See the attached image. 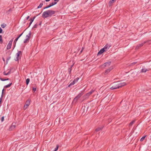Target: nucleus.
<instances>
[{"label": "nucleus", "mask_w": 151, "mask_h": 151, "mask_svg": "<svg viewBox=\"0 0 151 151\" xmlns=\"http://www.w3.org/2000/svg\"><path fill=\"white\" fill-rule=\"evenodd\" d=\"M83 94L82 93H79L73 99L72 102L73 103H76L77 102L78 100L82 96Z\"/></svg>", "instance_id": "1"}, {"label": "nucleus", "mask_w": 151, "mask_h": 151, "mask_svg": "<svg viewBox=\"0 0 151 151\" xmlns=\"http://www.w3.org/2000/svg\"><path fill=\"white\" fill-rule=\"evenodd\" d=\"M42 17L44 18L50 17V16H49V14L47 10L43 12L42 14Z\"/></svg>", "instance_id": "2"}, {"label": "nucleus", "mask_w": 151, "mask_h": 151, "mask_svg": "<svg viewBox=\"0 0 151 151\" xmlns=\"http://www.w3.org/2000/svg\"><path fill=\"white\" fill-rule=\"evenodd\" d=\"M113 67L112 66H111L109 67L108 69H106L105 70V72L104 73V75H107L113 69Z\"/></svg>", "instance_id": "3"}, {"label": "nucleus", "mask_w": 151, "mask_h": 151, "mask_svg": "<svg viewBox=\"0 0 151 151\" xmlns=\"http://www.w3.org/2000/svg\"><path fill=\"white\" fill-rule=\"evenodd\" d=\"M21 54H22V52L20 51H18L17 53L16 54V57L15 59V61H18L19 60V59L20 58L19 57V55Z\"/></svg>", "instance_id": "4"}, {"label": "nucleus", "mask_w": 151, "mask_h": 151, "mask_svg": "<svg viewBox=\"0 0 151 151\" xmlns=\"http://www.w3.org/2000/svg\"><path fill=\"white\" fill-rule=\"evenodd\" d=\"M30 100L28 99L26 101L25 104L24 106V109H26L27 107L29 105Z\"/></svg>", "instance_id": "5"}, {"label": "nucleus", "mask_w": 151, "mask_h": 151, "mask_svg": "<svg viewBox=\"0 0 151 151\" xmlns=\"http://www.w3.org/2000/svg\"><path fill=\"white\" fill-rule=\"evenodd\" d=\"M13 38L11 40H10L7 46V49H10L11 47L12 43L13 41Z\"/></svg>", "instance_id": "6"}, {"label": "nucleus", "mask_w": 151, "mask_h": 151, "mask_svg": "<svg viewBox=\"0 0 151 151\" xmlns=\"http://www.w3.org/2000/svg\"><path fill=\"white\" fill-rule=\"evenodd\" d=\"M119 86H118V84H116L113 83L112 87H111V89L112 90L115 89L117 88H119Z\"/></svg>", "instance_id": "7"}, {"label": "nucleus", "mask_w": 151, "mask_h": 151, "mask_svg": "<svg viewBox=\"0 0 151 151\" xmlns=\"http://www.w3.org/2000/svg\"><path fill=\"white\" fill-rule=\"evenodd\" d=\"M147 42V41H145L143 43H142L141 44H139L137 45V46L136 47L135 49H139V48L142 46L144 45L145 43H146Z\"/></svg>", "instance_id": "8"}, {"label": "nucleus", "mask_w": 151, "mask_h": 151, "mask_svg": "<svg viewBox=\"0 0 151 151\" xmlns=\"http://www.w3.org/2000/svg\"><path fill=\"white\" fill-rule=\"evenodd\" d=\"M47 11L49 13V16H50V17L52 16V15L54 14L55 13V11H54L49 10H48Z\"/></svg>", "instance_id": "9"}, {"label": "nucleus", "mask_w": 151, "mask_h": 151, "mask_svg": "<svg viewBox=\"0 0 151 151\" xmlns=\"http://www.w3.org/2000/svg\"><path fill=\"white\" fill-rule=\"evenodd\" d=\"M111 64V62L109 61L104 63L102 66L104 67H109Z\"/></svg>", "instance_id": "10"}, {"label": "nucleus", "mask_w": 151, "mask_h": 151, "mask_svg": "<svg viewBox=\"0 0 151 151\" xmlns=\"http://www.w3.org/2000/svg\"><path fill=\"white\" fill-rule=\"evenodd\" d=\"M107 50H104V48H102L99 51L97 54L98 55H99L101 54L103 52H104L106 51Z\"/></svg>", "instance_id": "11"}, {"label": "nucleus", "mask_w": 151, "mask_h": 151, "mask_svg": "<svg viewBox=\"0 0 151 151\" xmlns=\"http://www.w3.org/2000/svg\"><path fill=\"white\" fill-rule=\"evenodd\" d=\"M126 85V83L125 82L120 83H118V86H119V88L122 87V86H124Z\"/></svg>", "instance_id": "12"}, {"label": "nucleus", "mask_w": 151, "mask_h": 151, "mask_svg": "<svg viewBox=\"0 0 151 151\" xmlns=\"http://www.w3.org/2000/svg\"><path fill=\"white\" fill-rule=\"evenodd\" d=\"M149 70V69H147L145 68H142L140 71L141 73H145L147 71H148Z\"/></svg>", "instance_id": "13"}, {"label": "nucleus", "mask_w": 151, "mask_h": 151, "mask_svg": "<svg viewBox=\"0 0 151 151\" xmlns=\"http://www.w3.org/2000/svg\"><path fill=\"white\" fill-rule=\"evenodd\" d=\"M12 11V9L10 8L9 10L6 11V13L7 14H9L10 13H11Z\"/></svg>", "instance_id": "14"}, {"label": "nucleus", "mask_w": 151, "mask_h": 151, "mask_svg": "<svg viewBox=\"0 0 151 151\" xmlns=\"http://www.w3.org/2000/svg\"><path fill=\"white\" fill-rule=\"evenodd\" d=\"M90 96V95L88 93L83 96V97L86 99L88 98Z\"/></svg>", "instance_id": "15"}, {"label": "nucleus", "mask_w": 151, "mask_h": 151, "mask_svg": "<svg viewBox=\"0 0 151 151\" xmlns=\"http://www.w3.org/2000/svg\"><path fill=\"white\" fill-rule=\"evenodd\" d=\"M116 0H110L109 2V4L110 6L111 5L114 1H116Z\"/></svg>", "instance_id": "16"}, {"label": "nucleus", "mask_w": 151, "mask_h": 151, "mask_svg": "<svg viewBox=\"0 0 151 151\" xmlns=\"http://www.w3.org/2000/svg\"><path fill=\"white\" fill-rule=\"evenodd\" d=\"M31 35V32H30L28 35L26 36V38L29 40Z\"/></svg>", "instance_id": "17"}, {"label": "nucleus", "mask_w": 151, "mask_h": 151, "mask_svg": "<svg viewBox=\"0 0 151 151\" xmlns=\"http://www.w3.org/2000/svg\"><path fill=\"white\" fill-rule=\"evenodd\" d=\"M75 83V82L74 81H73L72 82H71L68 85V86L70 87L71 86L73 85Z\"/></svg>", "instance_id": "18"}, {"label": "nucleus", "mask_w": 151, "mask_h": 151, "mask_svg": "<svg viewBox=\"0 0 151 151\" xmlns=\"http://www.w3.org/2000/svg\"><path fill=\"white\" fill-rule=\"evenodd\" d=\"M135 121L134 120H132L129 124V126L131 127L132 126L133 124L134 123Z\"/></svg>", "instance_id": "19"}, {"label": "nucleus", "mask_w": 151, "mask_h": 151, "mask_svg": "<svg viewBox=\"0 0 151 151\" xmlns=\"http://www.w3.org/2000/svg\"><path fill=\"white\" fill-rule=\"evenodd\" d=\"M56 4V2H52L49 4L50 6L51 7L54 5H55Z\"/></svg>", "instance_id": "20"}, {"label": "nucleus", "mask_w": 151, "mask_h": 151, "mask_svg": "<svg viewBox=\"0 0 151 151\" xmlns=\"http://www.w3.org/2000/svg\"><path fill=\"white\" fill-rule=\"evenodd\" d=\"M11 70L9 71L8 73H6L5 72L3 73V74L4 75L7 76L10 74Z\"/></svg>", "instance_id": "21"}, {"label": "nucleus", "mask_w": 151, "mask_h": 151, "mask_svg": "<svg viewBox=\"0 0 151 151\" xmlns=\"http://www.w3.org/2000/svg\"><path fill=\"white\" fill-rule=\"evenodd\" d=\"M29 20L30 21V22L29 23V26H28V28L30 26V25H31V24H32V23L33 22V19H30Z\"/></svg>", "instance_id": "22"}, {"label": "nucleus", "mask_w": 151, "mask_h": 151, "mask_svg": "<svg viewBox=\"0 0 151 151\" xmlns=\"http://www.w3.org/2000/svg\"><path fill=\"white\" fill-rule=\"evenodd\" d=\"M103 128V127H98L96 129V131L98 132L101 130Z\"/></svg>", "instance_id": "23"}, {"label": "nucleus", "mask_w": 151, "mask_h": 151, "mask_svg": "<svg viewBox=\"0 0 151 151\" xmlns=\"http://www.w3.org/2000/svg\"><path fill=\"white\" fill-rule=\"evenodd\" d=\"M12 84V83H11L8 84V85H6L4 86V87L6 88H7L9 87H10L11 86V85Z\"/></svg>", "instance_id": "24"}, {"label": "nucleus", "mask_w": 151, "mask_h": 151, "mask_svg": "<svg viewBox=\"0 0 151 151\" xmlns=\"http://www.w3.org/2000/svg\"><path fill=\"white\" fill-rule=\"evenodd\" d=\"M43 4L42 2L37 7V8L38 9V8H41L42 7V6L43 5Z\"/></svg>", "instance_id": "25"}, {"label": "nucleus", "mask_w": 151, "mask_h": 151, "mask_svg": "<svg viewBox=\"0 0 151 151\" xmlns=\"http://www.w3.org/2000/svg\"><path fill=\"white\" fill-rule=\"evenodd\" d=\"M3 42V41L2 38V36L0 35V44H2Z\"/></svg>", "instance_id": "26"}, {"label": "nucleus", "mask_w": 151, "mask_h": 151, "mask_svg": "<svg viewBox=\"0 0 151 151\" xmlns=\"http://www.w3.org/2000/svg\"><path fill=\"white\" fill-rule=\"evenodd\" d=\"M29 81H30V79L29 78H27L26 80V84L27 85H28V84L29 82Z\"/></svg>", "instance_id": "27"}, {"label": "nucleus", "mask_w": 151, "mask_h": 151, "mask_svg": "<svg viewBox=\"0 0 151 151\" xmlns=\"http://www.w3.org/2000/svg\"><path fill=\"white\" fill-rule=\"evenodd\" d=\"M59 146L58 145H57L56 148H55L54 150H53L52 151H57L58 148Z\"/></svg>", "instance_id": "28"}, {"label": "nucleus", "mask_w": 151, "mask_h": 151, "mask_svg": "<svg viewBox=\"0 0 151 151\" xmlns=\"http://www.w3.org/2000/svg\"><path fill=\"white\" fill-rule=\"evenodd\" d=\"M29 40L26 38V39L24 40V43H26L29 42Z\"/></svg>", "instance_id": "29"}, {"label": "nucleus", "mask_w": 151, "mask_h": 151, "mask_svg": "<svg viewBox=\"0 0 151 151\" xmlns=\"http://www.w3.org/2000/svg\"><path fill=\"white\" fill-rule=\"evenodd\" d=\"M145 137H146V136H143V137H142L141 138V139H140V141L141 142H142L143 141V140L145 139Z\"/></svg>", "instance_id": "30"}, {"label": "nucleus", "mask_w": 151, "mask_h": 151, "mask_svg": "<svg viewBox=\"0 0 151 151\" xmlns=\"http://www.w3.org/2000/svg\"><path fill=\"white\" fill-rule=\"evenodd\" d=\"M0 80L2 81H4L6 80H9V78H7L6 79H4V78H1Z\"/></svg>", "instance_id": "31"}, {"label": "nucleus", "mask_w": 151, "mask_h": 151, "mask_svg": "<svg viewBox=\"0 0 151 151\" xmlns=\"http://www.w3.org/2000/svg\"><path fill=\"white\" fill-rule=\"evenodd\" d=\"M74 65V63H73L72 65H71L70 66V67L69 68L68 70H72V68L73 66Z\"/></svg>", "instance_id": "32"}, {"label": "nucleus", "mask_w": 151, "mask_h": 151, "mask_svg": "<svg viewBox=\"0 0 151 151\" xmlns=\"http://www.w3.org/2000/svg\"><path fill=\"white\" fill-rule=\"evenodd\" d=\"M6 24H1V27L3 28H5L6 27Z\"/></svg>", "instance_id": "33"}, {"label": "nucleus", "mask_w": 151, "mask_h": 151, "mask_svg": "<svg viewBox=\"0 0 151 151\" xmlns=\"http://www.w3.org/2000/svg\"><path fill=\"white\" fill-rule=\"evenodd\" d=\"M94 91V90H91L90 92L88 93L90 95Z\"/></svg>", "instance_id": "34"}, {"label": "nucleus", "mask_w": 151, "mask_h": 151, "mask_svg": "<svg viewBox=\"0 0 151 151\" xmlns=\"http://www.w3.org/2000/svg\"><path fill=\"white\" fill-rule=\"evenodd\" d=\"M108 48H109V47H108V45H106L104 46V47L103 48L104 49V50H106Z\"/></svg>", "instance_id": "35"}, {"label": "nucleus", "mask_w": 151, "mask_h": 151, "mask_svg": "<svg viewBox=\"0 0 151 151\" xmlns=\"http://www.w3.org/2000/svg\"><path fill=\"white\" fill-rule=\"evenodd\" d=\"M78 79H79V78L78 77V78H76V79H74V81L76 83L78 81Z\"/></svg>", "instance_id": "36"}, {"label": "nucleus", "mask_w": 151, "mask_h": 151, "mask_svg": "<svg viewBox=\"0 0 151 151\" xmlns=\"http://www.w3.org/2000/svg\"><path fill=\"white\" fill-rule=\"evenodd\" d=\"M11 57H8L7 58H6V62L7 63L8 62V61L10 59Z\"/></svg>", "instance_id": "37"}, {"label": "nucleus", "mask_w": 151, "mask_h": 151, "mask_svg": "<svg viewBox=\"0 0 151 151\" xmlns=\"http://www.w3.org/2000/svg\"><path fill=\"white\" fill-rule=\"evenodd\" d=\"M38 24H35L34 25L33 27V28H36L38 26Z\"/></svg>", "instance_id": "38"}, {"label": "nucleus", "mask_w": 151, "mask_h": 151, "mask_svg": "<svg viewBox=\"0 0 151 151\" xmlns=\"http://www.w3.org/2000/svg\"><path fill=\"white\" fill-rule=\"evenodd\" d=\"M50 7V6L49 5H49H48V6H46L45 7H44V9H47V8H49Z\"/></svg>", "instance_id": "39"}, {"label": "nucleus", "mask_w": 151, "mask_h": 151, "mask_svg": "<svg viewBox=\"0 0 151 151\" xmlns=\"http://www.w3.org/2000/svg\"><path fill=\"white\" fill-rule=\"evenodd\" d=\"M19 39L17 38V37L14 40V43H15V44H16V42Z\"/></svg>", "instance_id": "40"}, {"label": "nucleus", "mask_w": 151, "mask_h": 151, "mask_svg": "<svg viewBox=\"0 0 151 151\" xmlns=\"http://www.w3.org/2000/svg\"><path fill=\"white\" fill-rule=\"evenodd\" d=\"M4 116L2 117L1 118V121L2 122H3V121H4Z\"/></svg>", "instance_id": "41"}, {"label": "nucleus", "mask_w": 151, "mask_h": 151, "mask_svg": "<svg viewBox=\"0 0 151 151\" xmlns=\"http://www.w3.org/2000/svg\"><path fill=\"white\" fill-rule=\"evenodd\" d=\"M136 63H137L136 62H133V63H131L130 64V65H134V64H136Z\"/></svg>", "instance_id": "42"}, {"label": "nucleus", "mask_w": 151, "mask_h": 151, "mask_svg": "<svg viewBox=\"0 0 151 151\" xmlns=\"http://www.w3.org/2000/svg\"><path fill=\"white\" fill-rule=\"evenodd\" d=\"M23 32L21 34H20V35H19V36L17 37V38L18 39L22 35L23 33Z\"/></svg>", "instance_id": "43"}, {"label": "nucleus", "mask_w": 151, "mask_h": 151, "mask_svg": "<svg viewBox=\"0 0 151 151\" xmlns=\"http://www.w3.org/2000/svg\"><path fill=\"white\" fill-rule=\"evenodd\" d=\"M32 90L34 92H35L36 90V88L33 87L32 88Z\"/></svg>", "instance_id": "44"}, {"label": "nucleus", "mask_w": 151, "mask_h": 151, "mask_svg": "<svg viewBox=\"0 0 151 151\" xmlns=\"http://www.w3.org/2000/svg\"><path fill=\"white\" fill-rule=\"evenodd\" d=\"M2 32V29L0 27V33H1Z\"/></svg>", "instance_id": "45"}, {"label": "nucleus", "mask_w": 151, "mask_h": 151, "mask_svg": "<svg viewBox=\"0 0 151 151\" xmlns=\"http://www.w3.org/2000/svg\"><path fill=\"white\" fill-rule=\"evenodd\" d=\"M59 0H54V2H56V4L59 1Z\"/></svg>", "instance_id": "46"}, {"label": "nucleus", "mask_w": 151, "mask_h": 151, "mask_svg": "<svg viewBox=\"0 0 151 151\" xmlns=\"http://www.w3.org/2000/svg\"><path fill=\"white\" fill-rule=\"evenodd\" d=\"M35 17H36L34 16V17H33L32 18H30V19H33V21L34 20V19L35 18Z\"/></svg>", "instance_id": "47"}, {"label": "nucleus", "mask_w": 151, "mask_h": 151, "mask_svg": "<svg viewBox=\"0 0 151 151\" xmlns=\"http://www.w3.org/2000/svg\"><path fill=\"white\" fill-rule=\"evenodd\" d=\"M71 70H68V73H69V74H71Z\"/></svg>", "instance_id": "48"}, {"label": "nucleus", "mask_w": 151, "mask_h": 151, "mask_svg": "<svg viewBox=\"0 0 151 151\" xmlns=\"http://www.w3.org/2000/svg\"><path fill=\"white\" fill-rule=\"evenodd\" d=\"M29 16H27V17H26V20H28L29 19Z\"/></svg>", "instance_id": "49"}, {"label": "nucleus", "mask_w": 151, "mask_h": 151, "mask_svg": "<svg viewBox=\"0 0 151 151\" xmlns=\"http://www.w3.org/2000/svg\"><path fill=\"white\" fill-rule=\"evenodd\" d=\"M4 89H3L2 91V95H1L2 97V95H3V91H4Z\"/></svg>", "instance_id": "50"}, {"label": "nucleus", "mask_w": 151, "mask_h": 151, "mask_svg": "<svg viewBox=\"0 0 151 151\" xmlns=\"http://www.w3.org/2000/svg\"><path fill=\"white\" fill-rule=\"evenodd\" d=\"M83 48H82V50L80 51V53H81L82 52V51H83Z\"/></svg>", "instance_id": "51"}, {"label": "nucleus", "mask_w": 151, "mask_h": 151, "mask_svg": "<svg viewBox=\"0 0 151 151\" xmlns=\"http://www.w3.org/2000/svg\"><path fill=\"white\" fill-rule=\"evenodd\" d=\"M13 127L14 128H15V125H12V126H11V127Z\"/></svg>", "instance_id": "52"}, {"label": "nucleus", "mask_w": 151, "mask_h": 151, "mask_svg": "<svg viewBox=\"0 0 151 151\" xmlns=\"http://www.w3.org/2000/svg\"><path fill=\"white\" fill-rule=\"evenodd\" d=\"M41 22H40V23L38 25H41Z\"/></svg>", "instance_id": "53"}, {"label": "nucleus", "mask_w": 151, "mask_h": 151, "mask_svg": "<svg viewBox=\"0 0 151 151\" xmlns=\"http://www.w3.org/2000/svg\"><path fill=\"white\" fill-rule=\"evenodd\" d=\"M50 0H45L46 1V2H48Z\"/></svg>", "instance_id": "54"}, {"label": "nucleus", "mask_w": 151, "mask_h": 151, "mask_svg": "<svg viewBox=\"0 0 151 151\" xmlns=\"http://www.w3.org/2000/svg\"><path fill=\"white\" fill-rule=\"evenodd\" d=\"M2 59H3V60L4 61H5V59H4V58H3Z\"/></svg>", "instance_id": "55"}, {"label": "nucleus", "mask_w": 151, "mask_h": 151, "mask_svg": "<svg viewBox=\"0 0 151 151\" xmlns=\"http://www.w3.org/2000/svg\"><path fill=\"white\" fill-rule=\"evenodd\" d=\"M73 0V1H76L77 0Z\"/></svg>", "instance_id": "56"}]
</instances>
